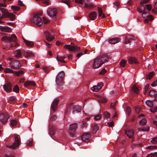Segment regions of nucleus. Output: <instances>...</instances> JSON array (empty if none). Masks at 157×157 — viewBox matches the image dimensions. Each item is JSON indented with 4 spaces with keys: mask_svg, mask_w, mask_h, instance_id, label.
Wrapping results in <instances>:
<instances>
[{
    "mask_svg": "<svg viewBox=\"0 0 157 157\" xmlns=\"http://www.w3.org/2000/svg\"><path fill=\"white\" fill-rule=\"evenodd\" d=\"M107 57L105 56H100L95 58L93 64V67L94 69L98 68L107 61Z\"/></svg>",
    "mask_w": 157,
    "mask_h": 157,
    "instance_id": "1",
    "label": "nucleus"
},
{
    "mask_svg": "<svg viewBox=\"0 0 157 157\" xmlns=\"http://www.w3.org/2000/svg\"><path fill=\"white\" fill-rule=\"evenodd\" d=\"M64 76V73L63 71L60 72L56 76V82L58 87L60 89L63 85V79Z\"/></svg>",
    "mask_w": 157,
    "mask_h": 157,
    "instance_id": "2",
    "label": "nucleus"
},
{
    "mask_svg": "<svg viewBox=\"0 0 157 157\" xmlns=\"http://www.w3.org/2000/svg\"><path fill=\"white\" fill-rule=\"evenodd\" d=\"M9 60L12 61L10 63V67L12 69H18L21 66L20 63L17 60H13L10 58Z\"/></svg>",
    "mask_w": 157,
    "mask_h": 157,
    "instance_id": "3",
    "label": "nucleus"
},
{
    "mask_svg": "<svg viewBox=\"0 0 157 157\" xmlns=\"http://www.w3.org/2000/svg\"><path fill=\"white\" fill-rule=\"evenodd\" d=\"M33 22L38 26H42L43 24L41 17H40L37 14H36L34 16Z\"/></svg>",
    "mask_w": 157,
    "mask_h": 157,
    "instance_id": "4",
    "label": "nucleus"
},
{
    "mask_svg": "<svg viewBox=\"0 0 157 157\" xmlns=\"http://www.w3.org/2000/svg\"><path fill=\"white\" fill-rule=\"evenodd\" d=\"M20 137L17 135H16L15 136V142L13 144L10 146H7L13 149L18 147L20 144Z\"/></svg>",
    "mask_w": 157,
    "mask_h": 157,
    "instance_id": "5",
    "label": "nucleus"
},
{
    "mask_svg": "<svg viewBox=\"0 0 157 157\" xmlns=\"http://www.w3.org/2000/svg\"><path fill=\"white\" fill-rule=\"evenodd\" d=\"M64 47L71 51L73 52L74 53H76L79 52L80 50V48L76 46H72L70 45H65Z\"/></svg>",
    "mask_w": 157,
    "mask_h": 157,
    "instance_id": "6",
    "label": "nucleus"
},
{
    "mask_svg": "<svg viewBox=\"0 0 157 157\" xmlns=\"http://www.w3.org/2000/svg\"><path fill=\"white\" fill-rule=\"evenodd\" d=\"M17 37L15 34H13L10 37L4 36L2 38V40L7 42H15Z\"/></svg>",
    "mask_w": 157,
    "mask_h": 157,
    "instance_id": "7",
    "label": "nucleus"
},
{
    "mask_svg": "<svg viewBox=\"0 0 157 157\" xmlns=\"http://www.w3.org/2000/svg\"><path fill=\"white\" fill-rule=\"evenodd\" d=\"M57 13V10L55 8L49 9L47 11L48 15L49 16L51 17L56 16Z\"/></svg>",
    "mask_w": 157,
    "mask_h": 157,
    "instance_id": "8",
    "label": "nucleus"
},
{
    "mask_svg": "<svg viewBox=\"0 0 157 157\" xmlns=\"http://www.w3.org/2000/svg\"><path fill=\"white\" fill-rule=\"evenodd\" d=\"M103 86V84L102 82L98 83L97 85L94 86L90 88L91 90L93 91L98 92L102 88Z\"/></svg>",
    "mask_w": 157,
    "mask_h": 157,
    "instance_id": "9",
    "label": "nucleus"
},
{
    "mask_svg": "<svg viewBox=\"0 0 157 157\" xmlns=\"http://www.w3.org/2000/svg\"><path fill=\"white\" fill-rule=\"evenodd\" d=\"M44 33L45 34L46 40L48 41H51L55 39L54 36L51 35L48 32L46 31Z\"/></svg>",
    "mask_w": 157,
    "mask_h": 157,
    "instance_id": "10",
    "label": "nucleus"
},
{
    "mask_svg": "<svg viewBox=\"0 0 157 157\" xmlns=\"http://www.w3.org/2000/svg\"><path fill=\"white\" fill-rule=\"evenodd\" d=\"M9 118L8 115L7 114L5 115L3 114H0V121L4 123L7 121Z\"/></svg>",
    "mask_w": 157,
    "mask_h": 157,
    "instance_id": "11",
    "label": "nucleus"
},
{
    "mask_svg": "<svg viewBox=\"0 0 157 157\" xmlns=\"http://www.w3.org/2000/svg\"><path fill=\"white\" fill-rule=\"evenodd\" d=\"M120 41V39L119 38H114L109 39L108 40V42L109 44H113L118 42Z\"/></svg>",
    "mask_w": 157,
    "mask_h": 157,
    "instance_id": "12",
    "label": "nucleus"
},
{
    "mask_svg": "<svg viewBox=\"0 0 157 157\" xmlns=\"http://www.w3.org/2000/svg\"><path fill=\"white\" fill-rule=\"evenodd\" d=\"M3 88L6 92H10L12 90L11 85L10 83H8L4 85Z\"/></svg>",
    "mask_w": 157,
    "mask_h": 157,
    "instance_id": "13",
    "label": "nucleus"
},
{
    "mask_svg": "<svg viewBox=\"0 0 157 157\" xmlns=\"http://www.w3.org/2000/svg\"><path fill=\"white\" fill-rule=\"evenodd\" d=\"M84 7L88 9H91L94 7L91 3L88 1L87 0H86L84 2Z\"/></svg>",
    "mask_w": 157,
    "mask_h": 157,
    "instance_id": "14",
    "label": "nucleus"
},
{
    "mask_svg": "<svg viewBox=\"0 0 157 157\" xmlns=\"http://www.w3.org/2000/svg\"><path fill=\"white\" fill-rule=\"evenodd\" d=\"M66 57L63 55H57L56 59L59 62L65 63L66 62L64 59Z\"/></svg>",
    "mask_w": 157,
    "mask_h": 157,
    "instance_id": "15",
    "label": "nucleus"
},
{
    "mask_svg": "<svg viewBox=\"0 0 157 157\" xmlns=\"http://www.w3.org/2000/svg\"><path fill=\"white\" fill-rule=\"evenodd\" d=\"M0 11L2 13V16L3 17H7L9 13L8 11L6 9L0 7Z\"/></svg>",
    "mask_w": 157,
    "mask_h": 157,
    "instance_id": "16",
    "label": "nucleus"
},
{
    "mask_svg": "<svg viewBox=\"0 0 157 157\" xmlns=\"http://www.w3.org/2000/svg\"><path fill=\"white\" fill-rule=\"evenodd\" d=\"M59 100L55 99L54 100L52 104V110L54 111L56 109L57 104L59 102Z\"/></svg>",
    "mask_w": 157,
    "mask_h": 157,
    "instance_id": "17",
    "label": "nucleus"
},
{
    "mask_svg": "<svg viewBox=\"0 0 157 157\" xmlns=\"http://www.w3.org/2000/svg\"><path fill=\"white\" fill-rule=\"evenodd\" d=\"M128 62L130 64H136L138 63V62L137 59L134 57H130L128 59Z\"/></svg>",
    "mask_w": 157,
    "mask_h": 157,
    "instance_id": "18",
    "label": "nucleus"
},
{
    "mask_svg": "<svg viewBox=\"0 0 157 157\" xmlns=\"http://www.w3.org/2000/svg\"><path fill=\"white\" fill-rule=\"evenodd\" d=\"M81 110V108L80 106L77 105H75L73 108L72 113H78L80 112Z\"/></svg>",
    "mask_w": 157,
    "mask_h": 157,
    "instance_id": "19",
    "label": "nucleus"
},
{
    "mask_svg": "<svg viewBox=\"0 0 157 157\" xmlns=\"http://www.w3.org/2000/svg\"><path fill=\"white\" fill-rule=\"evenodd\" d=\"M97 16V14L96 12H92L89 14V18L92 20H94Z\"/></svg>",
    "mask_w": 157,
    "mask_h": 157,
    "instance_id": "20",
    "label": "nucleus"
},
{
    "mask_svg": "<svg viewBox=\"0 0 157 157\" xmlns=\"http://www.w3.org/2000/svg\"><path fill=\"white\" fill-rule=\"evenodd\" d=\"M132 90L135 94H138L139 92L140 88L136 85H133L132 87Z\"/></svg>",
    "mask_w": 157,
    "mask_h": 157,
    "instance_id": "21",
    "label": "nucleus"
},
{
    "mask_svg": "<svg viewBox=\"0 0 157 157\" xmlns=\"http://www.w3.org/2000/svg\"><path fill=\"white\" fill-rule=\"evenodd\" d=\"M90 137V135L88 133H85L83 134L82 136V140L84 141H89Z\"/></svg>",
    "mask_w": 157,
    "mask_h": 157,
    "instance_id": "22",
    "label": "nucleus"
},
{
    "mask_svg": "<svg viewBox=\"0 0 157 157\" xmlns=\"http://www.w3.org/2000/svg\"><path fill=\"white\" fill-rule=\"evenodd\" d=\"M35 84L34 82L33 81H27L25 83L24 86L25 87L28 86H35Z\"/></svg>",
    "mask_w": 157,
    "mask_h": 157,
    "instance_id": "23",
    "label": "nucleus"
},
{
    "mask_svg": "<svg viewBox=\"0 0 157 157\" xmlns=\"http://www.w3.org/2000/svg\"><path fill=\"white\" fill-rule=\"evenodd\" d=\"M126 134L129 138H131L134 135L133 131L132 129H128L126 132Z\"/></svg>",
    "mask_w": 157,
    "mask_h": 157,
    "instance_id": "24",
    "label": "nucleus"
},
{
    "mask_svg": "<svg viewBox=\"0 0 157 157\" xmlns=\"http://www.w3.org/2000/svg\"><path fill=\"white\" fill-rule=\"evenodd\" d=\"M23 40L26 46L30 47L34 45V43L33 42L24 39Z\"/></svg>",
    "mask_w": 157,
    "mask_h": 157,
    "instance_id": "25",
    "label": "nucleus"
},
{
    "mask_svg": "<svg viewBox=\"0 0 157 157\" xmlns=\"http://www.w3.org/2000/svg\"><path fill=\"white\" fill-rule=\"evenodd\" d=\"M149 95L151 97H154L155 98L157 95V92L154 90H151L149 92Z\"/></svg>",
    "mask_w": 157,
    "mask_h": 157,
    "instance_id": "26",
    "label": "nucleus"
},
{
    "mask_svg": "<svg viewBox=\"0 0 157 157\" xmlns=\"http://www.w3.org/2000/svg\"><path fill=\"white\" fill-rule=\"evenodd\" d=\"M145 104L147 106L149 107H152L153 106V101L148 100L145 101Z\"/></svg>",
    "mask_w": 157,
    "mask_h": 157,
    "instance_id": "27",
    "label": "nucleus"
},
{
    "mask_svg": "<svg viewBox=\"0 0 157 157\" xmlns=\"http://www.w3.org/2000/svg\"><path fill=\"white\" fill-rule=\"evenodd\" d=\"M2 31L6 32H10L11 31L10 29L8 27L4 26L2 27L1 30Z\"/></svg>",
    "mask_w": 157,
    "mask_h": 157,
    "instance_id": "28",
    "label": "nucleus"
},
{
    "mask_svg": "<svg viewBox=\"0 0 157 157\" xmlns=\"http://www.w3.org/2000/svg\"><path fill=\"white\" fill-rule=\"evenodd\" d=\"M70 129L72 131H75L77 128L76 124H73L70 125Z\"/></svg>",
    "mask_w": 157,
    "mask_h": 157,
    "instance_id": "29",
    "label": "nucleus"
},
{
    "mask_svg": "<svg viewBox=\"0 0 157 157\" xmlns=\"http://www.w3.org/2000/svg\"><path fill=\"white\" fill-rule=\"evenodd\" d=\"M153 19V16L151 15H148L147 17L144 19V22L146 23H147L148 21H151Z\"/></svg>",
    "mask_w": 157,
    "mask_h": 157,
    "instance_id": "30",
    "label": "nucleus"
},
{
    "mask_svg": "<svg viewBox=\"0 0 157 157\" xmlns=\"http://www.w3.org/2000/svg\"><path fill=\"white\" fill-rule=\"evenodd\" d=\"M15 56L17 58H21L22 57L21 53L20 50H17L16 51Z\"/></svg>",
    "mask_w": 157,
    "mask_h": 157,
    "instance_id": "31",
    "label": "nucleus"
},
{
    "mask_svg": "<svg viewBox=\"0 0 157 157\" xmlns=\"http://www.w3.org/2000/svg\"><path fill=\"white\" fill-rule=\"evenodd\" d=\"M11 9L13 10L14 13H16V11L19 10L20 9V7L17 6H12L11 7Z\"/></svg>",
    "mask_w": 157,
    "mask_h": 157,
    "instance_id": "32",
    "label": "nucleus"
},
{
    "mask_svg": "<svg viewBox=\"0 0 157 157\" xmlns=\"http://www.w3.org/2000/svg\"><path fill=\"white\" fill-rule=\"evenodd\" d=\"M145 7L143 6H141L138 9V11L140 13H143L145 11Z\"/></svg>",
    "mask_w": 157,
    "mask_h": 157,
    "instance_id": "33",
    "label": "nucleus"
},
{
    "mask_svg": "<svg viewBox=\"0 0 157 157\" xmlns=\"http://www.w3.org/2000/svg\"><path fill=\"white\" fill-rule=\"evenodd\" d=\"M99 129L98 126L97 125H95L93 128L92 132L93 133H95Z\"/></svg>",
    "mask_w": 157,
    "mask_h": 157,
    "instance_id": "34",
    "label": "nucleus"
},
{
    "mask_svg": "<svg viewBox=\"0 0 157 157\" xmlns=\"http://www.w3.org/2000/svg\"><path fill=\"white\" fill-rule=\"evenodd\" d=\"M34 56L33 54L31 51L28 52L26 54H25V56L26 57H32Z\"/></svg>",
    "mask_w": 157,
    "mask_h": 157,
    "instance_id": "35",
    "label": "nucleus"
},
{
    "mask_svg": "<svg viewBox=\"0 0 157 157\" xmlns=\"http://www.w3.org/2000/svg\"><path fill=\"white\" fill-rule=\"evenodd\" d=\"M4 71L5 73H14V71L12 70L10 68H6L5 69Z\"/></svg>",
    "mask_w": 157,
    "mask_h": 157,
    "instance_id": "36",
    "label": "nucleus"
},
{
    "mask_svg": "<svg viewBox=\"0 0 157 157\" xmlns=\"http://www.w3.org/2000/svg\"><path fill=\"white\" fill-rule=\"evenodd\" d=\"M86 0H75V2L77 4H84V2Z\"/></svg>",
    "mask_w": 157,
    "mask_h": 157,
    "instance_id": "37",
    "label": "nucleus"
},
{
    "mask_svg": "<svg viewBox=\"0 0 157 157\" xmlns=\"http://www.w3.org/2000/svg\"><path fill=\"white\" fill-rule=\"evenodd\" d=\"M127 61L125 60H122L120 63V65L121 67H124L125 66Z\"/></svg>",
    "mask_w": 157,
    "mask_h": 157,
    "instance_id": "38",
    "label": "nucleus"
},
{
    "mask_svg": "<svg viewBox=\"0 0 157 157\" xmlns=\"http://www.w3.org/2000/svg\"><path fill=\"white\" fill-rule=\"evenodd\" d=\"M147 120L145 118L142 119L140 121L139 123L141 125H144L147 123Z\"/></svg>",
    "mask_w": 157,
    "mask_h": 157,
    "instance_id": "39",
    "label": "nucleus"
},
{
    "mask_svg": "<svg viewBox=\"0 0 157 157\" xmlns=\"http://www.w3.org/2000/svg\"><path fill=\"white\" fill-rule=\"evenodd\" d=\"M7 17L10 18L12 20H13L15 18V16L13 13H9Z\"/></svg>",
    "mask_w": 157,
    "mask_h": 157,
    "instance_id": "40",
    "label": "nucleus"
},
{
    "mask_svg": "<svg viewBox=\"0 0 157 157\" xmlns=\"http://www.w3.org/2000/svg\"><path fill=\"white\" fill-rule=\"evenodd\" d=\"M146 148L149 149H153L157 148V146L156 145H150L146 147Z\"/></svg>",
    "mask_w": 157,
    "mask_h": 157,
    "instance_id": "41",
    "label": "nucleus"
},
{
    "mask_svg": "<svg viewBox=\"0 0 157 157\" xmlns=\"http://www.w3.org/2000/svg\"><path fill=\"white\" fill-rule=\"evenodd\" d=\"M132 38H129L128 37H126L125 40V43L126 44H128V43L131 42V40H132Z\"/></svg>",
    "mask_w": 157,
    "mask_h": 157,
    "instance_id": "42",
    "label": "nucleus"
},
{
    "mask_svg": "<svg viewBox=\"0 0 157 157\" xmlns=\"http://www.w3.org/2000/svg\"><path fill=\"white\" fill-rule=\"evenodd\" d=\"M19 90V89L18 86L15 85L13 89V91L16 93H18Z\"/></svg>",
    "mask_w": 157,
    "mask_h": 157,
    "instance_id": "43",
    "label": "nucleus"
},
{
    "mask_svg": "<svg viewBox=\"0 0 157 157\" xmlns=\"http://www.w3.org/2000/svg\"><path fill=\"white\" fill-rule=\"evenodd\" d=\"M10 123L11 126H13L17 125V122L16 120H12L10 121Z\"/></svg>",
    "mask_w": 157,
    "mask_h": 157,
    "instance_id": "44",
    "label": "nucleus"
},
{
    "mask_svg": "<svg viewBox=\"0 0 157 157\" xmlns=\"http://www.w3.org/2000/svg\"><path fill=\"white\" fill-rule=\"evenodd\" d=\"M15 75L18 76L20 75H22L24 74V72L22 71H14V73Z\"/></svg>",
    "mask_w": 157,
    "mask_h": 157,
    "instance_id": "45",
    "label": "nucleus"
},
{
    "mask_svg": "<svg viewBox=\"0 0 157 157\" xmlns=\"http://www.w3.org/2000/svg\"><path fill=\"white\" fill-rule=\"evenodd\" d=\"M103 115L104 117L107 118L109 117L110 116V114L107 112H105L103 114Z\"/></svg>",
    "mask_w": 157,
    "mask_h": 157,
    "instance_id": "46",
    "label": "nucleus"
},
{
    "mask_svg": "<svg viewBox=\"0 0 157 157\" xmlns=\"http://www.w3.org/2000/svg\"><path fill=\"white\" fill-rule=\"evenodd\" d=\"M43 69L44 71L46 73L50 71L49 68L48 67L45 66H44L43 67Z\"/></svg>",
    "mask_w": 157,
    "mask_h": 157,
    "instance_id": "47",
    "label": "nucleus"
},
{
    "mask_svg": "<svg viewBox=\"0 0 157 157\" xmlns=\"http://www.w3.org/2000/svg\"><path fill=\"white\" fill-rule=\"evenodd\" d=\"M151 142L153 144L157 143V137L152 138L151 140Z\"/></svg>",
    "mask_w": 157,
    "mask_h": 157,
    "instance_id": "48",
    "label": "nucleus"
},
{
    "mask_svg": "<svg viewBox=\"0 0 157 157\" xmlns=\"http://www.w3.org/2000/svg\"><path fill=\"white\" fill-rule=\"evenodd\" d=\"M101 117V114H98L95 116L94 117V119L96 121H98L99 120Z\"/></svg>",
    "mask_w": 157,
    "mask_h": 157,
    "instance_id": "49",
    "label": "nucleus"
},
{
    "mask_svg": "<svg viewBox=\"0 0 157 157\" xmlns=\"http://www.w3.org/2000/svg\"><path fill=\"white\" fill-rule=\"evenodd\" d=\"M131 110L130 108L129 107H127L126 109V112L127 114L129 115L130 114Z\"/></svg>",
    "mask_w": 157,
    "mask_h": 157,
    "instance_id": "50",
    "label": "nucleus"
},
{
    "mask_svg": "<svg viewBox=\"0 0 157 157\" xmlns=\"http://www.w3.org/2000/svg\"><path fill=\"white\" fill-rule=\"evenodd\" d=\"M16 99V97L14 96L10 97L9 98V100L11 101H14Z\"/></svg>",
    "mask_w": 157,
    "mask_h": 157,
    "instance_id": "51",
    "label": "nucleus"
},
{
    "mask_svg": "<svg viewBox=\"0 0 157 157\" xmlns=\"http://www.w3.org/2000/svg\"><path fill=\"white\" fill-rule=\"evenodd\" d=\"M153 75L154 73L153 72H151L149 73L147 75V78L150 79L153 76Z\"/></svg>",
    "mask_w": 157,
    "mask_h": 157,
    "instance_id": "52",
    "label": "nucleus"
},
{
    "mask_svg": "<svg viewBox=\"0 0 157 157\" xmlns=\"http://www.w3.org/2000/svg\"><path fill=\"white\" fill-rule=\"evenodd\" d=\"M145 7L147 10L149 11L151 10L152 8L151 6L150 5H145Z\"/></svg>",
    "mask_w": 157,
    "mask_h": 157,
    "instance_id": "53",
    "label": "nucleus"
},
{
    "mask_svg": "<svg viewBox=\"0 0 157 157\" xmlns=\"http://www.w3.org/2000/svg\"><path fill=\"white\" fill-rule=\"evenodd\" d=\"M142 13V17H144V18H147V17L148 16V13H145V12H143V13Z\"/></svg>",
    "mask_w": 157,
    "mask_h": 157,
    "instance_id": "54",
    "label": "nucleus"
},
{
    "mask_svg": "<svg viewBox=\"0 0 157 157\" xmlns=\"http://www.w3.org/2000/svg\"><path fill=\"white\" fill-rule=\"evenodd\" d=\"M149 0H142L140 2L141 5H143L146 4L147 3Z\"/></svg>",
    "mask_w": 157,
    "mask_h": 157,
    "instance_id": "55",
    "label": "nucleus"
},
{
    "mask_svg": "<svg viewBox=\"0 0 157 157\" xmlns=\"http://www.w3.org/2000/svg\"><path fill=\"white\" fill-rule=\"evenodd\" d=\"M100 101L103 103H104L106 102L107 100L105 98H100Z\"/></svg>",
    "mask_w": 157,
    "mask_h": 157,
    "instance_id": "56",
    "label": "nucleus"
},
{
    "mask_svg": "<svg viewBox=\"0 0 157 157\" xmlns=\"http://www.w3.org/2000/svg\"><path fill=\"white\" fill-rule=\"evenodd\" d=\"M141 130L144 131H148L149 130V128L148 127H144L141 129Z\"/></svg>",
    "mask_w": 157,
    "mask_h": 157,
    "instance_id": "57",
    "label": "nucleus"
},
{
    "mask_svg": "<svg viewBox=\"0 0 157 157\" xmlns=\"http://www.w3.org/2000/svg\"><path fill=\"white\" fill-rule=\"evenodd\" d=\"M98 16L100 17L102 14V10L99 8H98Z\"/></svg>",
    "mask_w": 157,
    "mask_h": 157,
    "instance_id": "58",
    "label": "nucleus"
},
{
    "mask_svg": "<svg viewBox=\"0 0 157 157\" xmlns=\"http://www.w3.org/2000/svg\"><path fill=\"white\" fill-rule=\"evenodd\" d=\"M151 111L152 112H155L157 111V107H156L150 109Z\"/></svg>",
    "mask_w": 157,
    "mask_h": 157,
    "instance_id": "59",
    "label": "nucleus"
},
{
    "mask_svg": "<svg viewBox=\"0 0 157 157\" xmlns=\"http://www.w3.org/2000/svg\"><path fill=\"white\" fill-rule=\"evenodd\" d=\"M43 19L44 21V24H47L48 23L49 21L47 19L45 18L44 17H43L42 18Z\"/></svg>",
    "mask_w": 157,
    "mask_h": 157,
    "instance_id": "60",
    "label": "nucleus"
},
{
    "mask_svg": "<svg viewBox=\"0 0 157 157\" xmlns=\"http://www.w3.org/2000/svg\"><path fill=\"white\" fill-rule=\"evenodd\" d=\"M61 2L63 3H64L68 5L69 3V1L68 0H61Z\"/></svg>",
    "mask_w": 157,
    "mask_h": 157,
    "instance_id": "61",
    "label": "nucleus"
},
{
    "mask_svg": "<svg viewBox=\"0 0 157 157\" xmlns=\"http://www.w3.org/2000/svg\"><path fill=\"white\" fill-rule=\"evenodd\" d=\"M57 118V117L56 115H54L52 116L51 118V119L52 121L55 120Z\"/></svg>",
    "mask_w": 157,
    "mask_h": 157,
    "instance_id": "62",
    "label": "nucleus"
},
{
    "mask_svg": "<svg viewBox=\"0 0 157 157\" xmlns=\"http://www.w3.org/2000/svg\"><path fill=\"white\" fill-rule=\"evenodd\" d=\"M151 86L153 87H155L157 86V80L153 82L151 84Z\"/></svg>",
    "mask_w": 157,
    "mask_h": 157,
    "instance_id": "63",
    "label": "nucleus"
},
{
    "mask_svg": "<svg viewBox=\"0 0 157 157\" xmlns=\"http://www.w3.org/2000/svg\"><path fill=\"white\" fill-rule=\"evenodd\" d=\"M83 55H84L83 52H81L80 53H78L76 57L78 58H79Z\"/></svg>",
    "mask_w": 157,
    "mask_h": 157,
    "instance_id": "64",
    "label": "nucleus"
}]
</instances>
